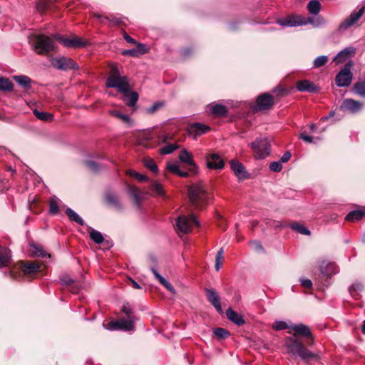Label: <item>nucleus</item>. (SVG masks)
<instances>
[{
  "mask_svg": "<svg viewBox=\"0 0 365 365\" xmlns=\"http://www.w3.org/2000/svg\"><path fill=\"white\" fill-rule=\"evenodd\" d=\"M106 86L116 88L120 93H125L130 91V84L126 76H122L117 64L110 65V73L106 80Z\"/></svg>",
  "mask_w": 365,
  "mask_h": 365,
  "instance_id": "1",
  "label": "nucleus"
},
{
  "mask_svg": "<svg viewBox=\"0 0 365 365\" xmlns=\"http://www.w3.org/2000/svg\"><path fill=\"white\" fill-rule=\"evenodd\" d=\"M189 197L192 204L197 208L205 206L210 199L207 188L202 182L194 184L190 187Z\"/></svg>",
  "mask_w": 365,
  "mask_h": 365,
  "instance_id": "2",
  "label": "nucleus"
},
{
  "mask_svg": "<svg viewBox=\"0 0 365 365\" xmlns=\"http://www.w3.org/2000/svg\"><path fill=\"white\" fill-rule=\"evenodd\" d=\"M277 23L282 26H298L309 23L314 26H319L325 24L324 18L319 16L316 19L309 17L307 19L299 15H290L283 19H277Z\"/></svg>",
  "mask_w": 365,
  "mask_h": 365,
  "instance_id": "3",
  "label": "nucleus"
},
{
  "mask_svg": "<svg viewBox=\"0 0 365 365\" xmlns=\"http://www.w3.org/2000/svg\"><path fill=\"white\" fill-rule=\"evenodd\" d=\"M34 49L39 55H46L55 50L53 38L44 35H38L36 38Z\"/></svg>",
  "mask_w": 365,
  "mask_h": 365,
  "instance_id": "4",
  "label": "nucleus"
},
{
  "mask_svg": "<svg viewBox=\"0 0 365 365\" xmlns=\"http://www.w3.org/2000/svg\"><path fill=\"white\" fill-rule=\"evenodd\" d=\"M250 146L256 159H264L270 153V144L267 138H257Z\"/></svg>",
  "mask_w": 365,
  "mask_h": 365,
  "instance_id": "5",
  "label": "nucleus"
},
{
  "mask_svg": "<svg viewBox=\"0 0 365 365\" xmlns=\"http://www.w3.org/2000/svg\"><path fill=\"white\" fill-rule=\"evenodd\" d=\"M287 348L290 352L297 354L302 359L307 360L310 358L318 359V356L307 350L302 343L294 339L288 345Z\"/></svg>",
  "mask_w": 365,
  "mask_h": 365,
  "instance_id": "6",
  "label": "nucleus"
},
{
  "mask_svg": "<svg viewBox=\"0 0 365 365\" xmlns=\"http://www.w3.org/2000/svg\"><path fill=\"white\" fill-rule=\"evenodd\" d=\"M351 66V62L346 63L344 67L336 76L335 81L337 86L346 87L351 84L352 80Z\"/></svg>",
  "mask_w": 365,
  "mask_h": 365,
  "instance_id": "7",
  "label": "nucleus"
},
{
  "mask_svg": "<svg viewBox=\"0 0 365 365\" xmlns=\"http://www.w3.org/2000/svg\"><path fill=\"white\" fill-rule=\"evenodd\" d=\"M194 225L197 226L200 225L199 222L196 220L194 215L180 216L178 217L176 222V226L178 230L184 234L190 232Z\"/></svg>",
  "mask_w": 365,
  "mask_h": 365,
  "instance_id": "8",
  "label": "nucleus"
},
{
  "mask_svg": "<svg viewBox=\"0 0 365 365\" xmlns=\"http://www.w3.org/2000/svg\"><path fill=\"white\" fill-rule=\"evenodd\" d=\"M51 63L52 66L58 70H78L79 68L78 65L72 58L65 56L53 58L51 60Z\"/></svg>",
  "mask_w": 365,
  "mask_h": 365,
  "instance_id": "9",
  "label": "nucleus"
},
{
  "mask_svg": "<svg viewBox=\"0 0 365 365\" xmlns=\"http://www.w3.org/2000/svg\"><path fill=\"white\" fill-rule=\"evenodd\" d=\"M365 12V6H362L359 11H353L339 26L340 31H344L354 26Z\"/></svg>",
  "mask_w": 365,
  "mask_h": 365,
  "instance_id": "10",
  "label": "nucleus"
},
{
  "mask_svg": "<svg viewBox=\"0 0 365 365\" xmlns=\"http://www.w3.org/2000/svg\"><path fill=\"white\" fill-rule=\"evenodd\" d=\"M60 43L67 48H81L86 45L87 42L83 41L80 37L72 36L70 38H64L59 34L53 36Z\"/></svg>",
  "mask_w": 365,
  "mask_h": 365,
  "instance_id": "11",
  "label": "nucleus"
},
{
  "mask_svg": "<svg viewBox=\"0 0 365 365\" xmlns=\"http://www.w3.org/2000/svg\"><path fill=\"white\" fill-rule=\"evenodd\" d=\"M207 168L210 170H222L225 167V162L217 153H209L205 156Z\"/></svg>",
  "mask_w": 365,
  "mask_h": 365,
  "instance_id": "12",
  "label": "nucleus"
},
{
  "mask_svg": "<svg viewBox=\"0 0 365 365\" xmlns=\"http://www.w3.org/2000/svg\"><path fill=\"white\" fill-rule=\"evenodd\" d=\"M136 319L130 318L119 319L115 322L109 323V329H122L124 331H133L135 328V322Z\"/></svg>",
  "mask_w": 365,
  "mask_h": 365,
  "instance_id": "13",
  "label": "nucleus"
},
{
  "mask_svg": "<svg viewBox=\"0 0 365 365\" xmlns=\"http://www.w3.org/2000/svg\"><path fill=\"white\" fill-rule=\"evenodd\" d=\"M93 16L98 19L101 24H108L109 26H115L124 24V17H118L117 15L110 14L108 15H101L97 13L93 14Z\"/></svg>",
  "mask_w": 365,
  "mask_h": 365,
  "instance_id": "14",
  "label": "nucleus"
},
{
  "mask_svg": "<svg viewBox=\"0 0 365 365\" xmlns=\"http://www.w3.org/2000/svg\"><path fill=\"white\" fill-rule=\"evenodd\" d=\"M274 103L273 98L271 95L268 93H264L260 95L256 101V108L257 110H264L269 109Z\"/></svg>",
  "mask_w": 365,
  "mask_h": 365,
  "instance_id": "15",
  "label": "nucleus"
},
{
  "mask_svg": "<svg viewBox=\"0 0 365 365\" xmlns=\"http://www.w3.org/2000/svg\"><path fill=\"white\" fill-rule=\"evenodd\" d=\"M178 158L180 162L191 166L190 171L197 173L198 168L193 160V155L191 153L183 149L180 152Z\"/></svg>",
  "mask_w": 365,
  "mask_h": 365,
  "instance_id": "16",
  "label": "nucleus"
},
{
  "mask_svg": "<svg viewBox=\"0 0 365 365\" xmlns=\"http://www.w3.org/2000/svg\"><path fill=\"white\" fill-rule=\"evenodd\" d=\"M340 108L342 110L356 113L361 109L362 103L351 98H346L343 101Z\"/></svg>",
  "mask_w": 365,
  "mask_h": 365,
  "instance_id": "17",
  "label": "nucleus"
},
{
  "mask_svg": "<svg viewBox=\"0 0 365 365\" xmlns=\"http://www.w3.org/2000/svg\"><path fill=\"white\" fill-rule=\"evenodd\" d=\"M205 293L208 301L212 304L219 313H222V309L220 302L218 293L212 289H205Z\"/></svg>",
  "mask_w": 365,
  "mask_h": 365,
  "instance_id": "18",
  "label": "nucleus"
},
{
  "mask_svg": "<svg viewBox=\"0 0 365 365\" xmlns=\"http://www.w3.org/2000/svg\"><path fill=\"white\" fill-rule=\"evenodd\" d=\"M210 127L200 123H195L190 124L187 127V132L190 135H193L195 138L197 137L206 133L208 130H210Z\"/></svg>",
  "mask_w": 365,
  "mask_h": 365,
  "instance_id": "19",
  "label": "nucleus"
},
{
  "mask_svg": "<svg viewBox=\"0 0 365 365\" xmlns=\"http://www.w3.org/2000/svg\"><path fill=\"white\" fill-rule=\"evenodd\" d=\"M230 167L232 170L234 172L235 175L240 180H244L247 178V173L245 170V166L242 163H240L237 160H232L230 162Z\"/></svg>",
  "mask_w": 365,
  "mask_h": 365,
  "instance_id": "20",
  "label": "nucleus"
},
{
  "mask_svg": "<svg viewBox=\"0 0 365 365\" xmlns=\"http://www.w3.org/2000/svg\"><path fill=\"white\" fill-rule=\"evenodd\" d=\"M296 88L300 92L314 93L318 90L317 86L309 80L298 81L296 84Z\"/></svg>",
  "mask_w": 365,
  "mask_h": 365,
  "instance_id": "21",
  "label": "nucleus"
},
{
  "mask_svg": "<svg viewBox=\"0 0 365 365\" xmlns=\"http://www.w3.org/2000/svg\"><path fill=\"white\" fill-rule=\"evenodd\" d=\"M355 53V48L353 47L346 48L340 51L334 58V61L336 64H340L344 62L351 56Z\"/></svg>",
  "mask_w": 365,
  "mask_h": 365,
  "instance_id": "22",
  "label": "nucleus"
},
{
  "mask_svg": "<svg viewBox=\"0 0 365 365\" xmlns=\"http://www.w3.org/2000/svg\"><path fill=\"white\" fill-rule=\"evenodd\" d=\"M137 48L124 50L122 54L124 56H130L133 57H138L140 55L146 53L148 51L146 46L143 43H138Z\"/></svg>",
  "mask_w": 365,
  "mask_h": 365,
  "instance_id": "23",
  "label": "nucleus"
},
{
  "mask_svg": "<svg viewBox=\"0 0 365 365\" xmlns=\"http://www.w3.org/2000/svg\"><path fill=\"white\" fill-rule=\"evenodd\" d=\"M11 260L10 250L5 247L0 246V267H7Z\"/></svg>",
  "mask_w": 365,
  "mask_h": 365,
  "instance_id": "24",
  "label": "nucleus"
},
{
  "mask_svg": "<svg viewBox=\"0 0 365 365\" xmlns=\"http://www.w3.org/2000/svg\"><path fill=\"white\" fill-rule=\"evenodd\" d=\"M21 267L24 273L27 275L35 274L40 270L39 264L31 261L22 264Z\"/></svg>",
  "mask_w": 365,
  "mask_h": 365,
  "instance_id": "25",
  "label": "nucleus"
},
{
  "mask_svg": "<svg viewBox=\"0 0 365 365\" xmlns=\"http://www.w3.org/2000/svg\"><path fill=\"white\" fill-rule=\"evenodd\" d=\"M321 272L324 275L331 276L338 272V267L334 262H323L320 265Z\"/></svg>",
  "mask_w": 365,
  "mask_h": 365,
  "instance_id": "26",
  "label": "nucleus"
},
{
  "mask_svg": "<svg viewBox=\"0 0 365 365\" xmlns=\"http://www.w3.org/2000/svg\"><path fill=\"white\" fill-rule=\"evenodd\" d=\"M122 93L123 94L122 99L126 103L127 106L133 107L136 104L138 100V94L137 92H130L129 91Z\"/></svg>",
  "mask_w": 365,
  "mask_h": 365,
  "instance_id": "27",
  "label": "nucleus"
},
{
  "mask_svg": "<svg viewBox=\"0 0 365 365\" xmlns=\"http://www.w3.org/2000/svg\"><path fill=\"white\" fill-rule=\"evenodd\" d=\"M226 315L229 320L238 326L242 325L245 322L242 316L234 312L231 308L226 311Z\"/></svg>",
  "mask_w": 365,
  "mask_h": 365,
  "instance_id": "28",
  "label": "nucleus"
},
{
  "mask_svg": "<svg viewBox=\"0 0 365 365\" xmlns=\"http://www.w3.org/2000/svg\"><path fill=\"white\" fill-rule=\"evenodd\" d=\"M108 113L110 115L120 119L128 127H132L134 125L133 120L130 118L128 115L123 114L118 110H109Z\"/></svg>",
  "mask_w": 365,
  "mask_h": 365,
  "instance_id": "29",
  "label": "nucleus"
},
{
  "mask_svg": "<svg viewBox=\"0 0 365 365\" xmlns=\"http://www.w3.org/2000/svg\"><path fill=\"white\" fill-rule=\"evenodd\" d=\"M291 329L295 334L307 337H312V334L309 328L304 324H295L292 326Z\"/></svg>",
  "mask_w": 365,
  "mask_h": 365,
  "instance_id": "30",
  "label": "nucleus"
},
{
  "mask_svg": "<svg viewBox=\"0 0 365 365\" xmlns=\"http://www.w3.org/2000/svg\"><path fill=\"white\" fill-rule=\"evenodd\" d=\"M153 139V136L150 132H144L137 138V143L138 145L145 148H150L152 146L149 145V141Z\"/></svg>",
  "mask_w": 365,
  "mask_h": 365,
  "instance_id": "31",
  "label": "nucleus"
},
{
  "mask_svg": "<svg viewBox=\"0 0 365 365\" xmlns=\"http://www.w3.org/2000/svg\"><path fill=\"white\" fill-rule=\"evenodd\" d=\"M13 78L16 83L24 88L29 89L31 88V80L29 77L24 75L14 76Z\"/></svg>",
  "mask_w": 365,
  "mask_h": 365,
  "instance_id": "32",
  "label": "nucleus"
},
{
  "mask_svg": "<svg viewBox=\"0 0 365 365\" xmlns=\"http://www.w3.org/2000/svg\"><path fill=\"white\" fill-rule=\"evenodd\" d=\"M34 115L40 120L51 122L53 120V115L47 112L38 111L37 109L33 110Z\"/></svg>",
  "mask_w": 365,
  "mask_h": 365,
  "instance_id": "33",
  "label": "nucleus"
},
{
  "mask_svg": "<svg viewBox=\"0 0 365 365\" xmlns=\"http://www.w3.org/2000/svg\"><path fill=\"white\" fill-rule=\"evenodd\" d=\"M365 217V208L362 210H354L350 212L346 216V220L348 221H355Z\"/></svg>",
  "mask_w": 365,
  "mask_h": 365,
  "instance_id": "34",
  "label": "nucleus"
},
{
  "mask_svg": "<svg viewBox=\"0 0 365 365\" xmlns=\"http://www.w3.org/2000/svg\"><path fill=\"white\" fill-rule=\"evenodd\" d=\"M321 4L317 0H312L307 4V9L312 14H318L321 10Z\"/></svg>",
  "mask_w": 365,
  "mask_h": 365,
  "instance_id": "35",
  "label": "nucleus"
},
{
  "mask_svg": "<svg viewBox=\"0 0 365 365\" xmlns=\"http://www.w3.org/2000/svg\"><path fill=\"white\" fill-rule=\"evenodd\" d=\"M66 212L71 221L76 222L80 225H84L83 220L71 208H67Z\"/></svg>",
  "mask_w": 365,
  "mask_h": 365,
  "instance_id": "36",
  "label": "nucleus"
},
{
  "mask_svg": "<svg viewBox=\"0 0 365 365\" xmlns=\"http://www.w3.org/2000/svg\"><path fill=\"white\" fill-rule=\"evenodd\" d=\"M152 272L155 275V278L158 279L160 284L164 285L167 289L171 292H174L175 289L163 277H162L155 269H152Z\"/></svg>",
  "mask_w": 365,
  "mask_h": 365,
  "instance_id": "37",
  "label": "nucleus"
},
{
  "mask_svg": "<svg viewBox=\"0 0 365 365\" xmlns=\"http://www.w3.org/2000/svg\"><path fill=\"white\" fill-rule=\"evenodd\" d=\"M14 85L7 78L0 77V90L3 91H13Z\"/></svg>",
  "mask_w": 365,
  "mask_h": 365,
  "instance_id": "38",
  "label": "nucleus"
},
{
  "mask_svg": "<svg viewBox=\"0 0 365 365\" xmlns=\"http://www.w3.org/2000/svg\"><path fill=\"white\" fill-rule=\"evenodd\" d=\"M210 110L213 114L218 116H224L227 112L226 107L221 104H216L212 106Z\"/></svg>",
  "mask_w": 365,
  "mask_h": 365,
  "instance_id": "39",
  "label": "nucleus"
},
{
  "mask_svg": "<svg viewBox=\"0 0 365 365\" xmlns=\"http://www.w3.org/2000/svg\"><path fill=\"white\" fill-rule=\"evenodd\" d=\"M143 162L144 166L149 169L150 171L153 173L158 172V166L153 159L149 157H145L143 158Z\"/></svg>",
  "mask_w": 365,
  "mask_h": 365,
  "instance_id": "40",
  "label": "nucleus"
},
{
  "mask_svg": "<svg viewBox=\"0 0 365 365\" xmlns=\"http://www.w3.org/2000/svg\"><path fill=\"white\" fill-rule=\"evenodd\" d=\"M58 211V200L56 197H53L49 200V212L52 215H56Z\"/></svg>",
  "mask_w": 365,
  "mask_h": 365,
  "instance_id": "41",
  "label": "nucleus"
},
{
  "mask_svg": "<svg viewBox=\"0 0 365 365\" xmlns=\"http://www.w3.org/2000/svg\"><path fill=\"white\" fill-rule=\"evenodd\" d=\"M30 252L36 256L44 257L47 255L46 252L43 250V248L36 245H31Z\"/></svg>",
  "mask_w": 365,
  "mask_h": 365,
  "instance_id": "42",
  "label": "nucleus"
},
{
  "mask_svg": "<svg viewBox=\"0 0 365 365\" xmlns=\"http://www.w3.org/2000/svg\"><path fill=\"white\" fill-rule=\"evenodd\" d=\"M354 89L358 95L365 97V81H359L354 85Z\"/></svg>",
  "mask_w": 365,
  "mask_h": 365,
  "instance_id": "43",
  "label": "nucleus"
},
{
  "mask_svg": "<svg viewBox=\"0 0 365 365\" xmlns=\"http://www.w3.org/2000/svg\"><path fill=\"white\" fill-rule=\"evenodd\" d=\"M290 227L294 230H296L297 232H298L302 235H310V234H311L310 231L307 227H305L304 226H303L302 225H300L299 223H293L291 225Z\"/></svg>",
  "mask_w": 365,
  "mask_h": 365,
  "instance_id": "44",
  "label": "nucleus"
},
{
  "mask_svg": "<svg viewBox=\"0 0 365 365\" xmlns=\"http://www.w3.org/2000/svg\"><path fill=\"white\" fill-rule=\"evenodd\" d=\"M121 311L126 315L127 318L138 320V318L133 314V309L130 307L128 303L124 304L123 305Z\"/></svg>",
  "mask_w": 365,
  "mask_h": 365,
  "instance_id": "45",
  "label": "nucleus"
},
{
  "mask_svg": "<svg viewBox=\"0 0 365 365\" xmlns=\"http://www.w3.org/2000/svg\"><path fill=\"white\" fill-rule=\"evenodd\" d=\"M90 237L91 240H93L97 244H101L104 240L103 235L100 232L95 230H92L90 232Z\"/></svg>",
  "mask_w": 365,
  "mask_h": 365,
  "instance_id": "46",
  "label": "nucleus"
},
{
  "mask_svg": "<svg viewBox=\"0 0 365 365\" xmlns=\"http://www.w3.org/2000/svg\"><path fill=\"white\" fill-rule=\"evenodd\" d=\"M213 333L219 339H226L230 335V332L223 328H217L214 329Z\"/></svg>",
  "mask_w": 365,
  "mask_h": 365,
  "instance_id": "47",
  "label": "nucleus"
},
{
  "mask_svg": "<svg viewBox=\"0 0 365 365\" xmlns=\"http://www.w3.org/2000/svg\"><path fill=\"white\" fill-rule=\"evenodd\" d=\"M178 148V145L175 144H168L163 147L160 150V153L162 155L170 154Z\"/></svg>",
  "mask_w": 365,
  "mask_h": 365,
  "instance_id": "48",
  "label": "nucleus"
},
{
  "mask_svg": "<svg viewBox=\"0 0 365 365\" xmlns=\"http://www.w3.org/2000/svg\"><path fill=\"white\" fill-rule=\"evenodd\" d=\"M223 250L221 248L218 250L216 258H215V269L219 270L222 265V259H223Z\"/></svg>",
  "mask_w": 365,
  "mask_h": 365,
  "instance_id": "49",
  "label": "nucleus"
},
{
  "mask_svg": "<svg viewBox=\"0 0 365 365\" xmlns=\"http://www.w3.org/2000/svg\"><path fill=\"white\" fill-rule=\"evenodd\" d=\"M328 61L327 56H320L315 58L314 61V67L319 68L325 65Z\"/></svg>",
  "mask_w": 365,
  "mask_h": 365,
  "instance_id": "50",
  "label": "nucleus"
},
{
  "mask_svg": "<svg viewBox=\"0 0 365 365\" xmlns=\"http://www.w3.org/2000/svg\"><path fill=\"white\" fill-rule=\"evenodd\" d=\"M152 190L155 192L156 195L158 196L164 197L165 192L162 185L155 182L151 187Z\"/></svg>",
  "mask_w": 365,
  "mask_h": 365,
  "instance_id": "51",
  "label": "nucleus"
},
{
  "mask_svg": "<svg viewBox=\"0 0 365 365\" xmlns=\"http://www.w3.org/2000/svg\"><path fill=\"white\" fill-rule=\"evenodd\" d=\"M164 103L163 102H155L152 106L150 108H146L145 111L148 114H153L158 110H159L160 108L163 106Z\"/></svg>",
  "mask_w": 365,
  "mask_h": 365,
  "instance_id": "52",
  "label": "nucleus"
},
{
  "mask_svg": "<svg viewBox=\"0 0 365 365\" xmlns=\"http://www.w3.org/2000/svg\"><path fill=\"white\" fill-rule=\"evenodd\" d=\"M130 193L132 195V197H133L136 205L138 206H139L140 200V193H139L138 188L135 187H130Z\"/></svg>",
  "mask_w": 365,
  "mask_h": 365,
  "instance_id": "53",
  "label": "nucleus"
},
{
  "mask_svg": "<svg viewBox=\"0 0 365 365\" xmlns=\"http://www.w3.org/2000/svg\"><path fill=\"white\" fill-rule=\"evenodd\" d=\"M106 200L110 205L115 206L117 207H120V203L118 200V198L115 195L113 194H108L106 195Z\"/></svg>",
  "mask_w": 365,
  "mask_h": 365,
  "instance_id": "54",
  "label": "nucleus"
},
{
  "mask_svg": "<svg viewBox=\"0 0 365 365\" xmlns=\"http://www.w3.org/2000/svg\"><path fill=\"white\" fill-rule=\"evenodd\" d=\"M166 168L168 171L174 173V174H178L179 170H180V167L178 164L176 163H168L167 165H166Z\"/></svg>",
  "mask_w": 365,
  "mask_h": 365,
  "instance_id": "55",
  "label": "nucleus"
},
{
  "mask_svg": "<svg viewBox=\"0 0 365 365\" xmlns=\"http://www.w3.org/2000/svg\"><path fill=\"white\" fill-rule=\"evenodd\" d=\"M250 247H252V249L255 251H257V252H263L264 251L262 244L260 243V242H259L257 240H254V241L250 242Z\"/></svg>",
  "mask_w": 365,
  "mask_h": 365,
  "instance_id": "56",
  "label": "nucleus"
},
{
  "mask_svg": "<svg viewBox=\"0 0 365 365\" xmlns=\"http://www.w3.org/2000/svg\"><path fill=\"white\" fill-rule=\"evenodd\" d=\"M269 169L274 172H280L282 169V163L280 161H274L269 164Z\"/></svg>",
  "mask_w": 365,
  "mask_h": 365,
  "instance_id": "57",
  "label": "nucleus"
},
{
  "mask_svg": "<svg viewBox=\"0 0 365 365\" xmlns=\"http://www.w3.org/2000/svg\"><path fill=\"white\" fill-rule=\"evenodd\" d=\"M272 327L275 330H282L288 328V326L286 322L282 321H277L273 324Z\"/></svg>",
  "mask_w": 365,
  "mask_h": 365,
  "instance_id": "58",
  "label": "nucleus"
},
{
  "mask_svg": "<svg viewBox=\"0 0 365 365\" xmlns=\"http://www.w3.org/2000/svg\"><path fill=\"white\" fill-rule=\"evenodd\" d=\"M86 165L91 170H92L93 172H96L98 170V164L93 161H87Z\"/></svg>",
  "mask_w": 365,
  "mask_h": 365,
  "instance_id": "59",
  "label": "nucleus"
},
{
  "mask_svg": "<svg viewBox=\"0 0 365 365\" xmlns=\"http://www.w3.org/2000/svg\"><path fill=\"white\" fill-rule=\"evenodd\" d=\"M299 138L309 143L313 142V138L309 135H307L305 133H300Z\"/></svg>",
  "mask_w": 365,
  "mask_h": 365,
  "instance_id": "60",
  "label": "nucleus"
},
{
  "mask_svg": "<svg viewBox=\"0 0 365 365\" xmlns=\"http://www.w3.org/2000/svg\"><path fill=\"white\" fill-rule=\"evenodd\" d=\"M301 284L304 288H311L312 287V282L310 279H302L300 280Z\"/></svg>",
  "mask_w": 365,
  "mask_h": 365,
  "instance_id": "61",
  "label": "nucleus"
},
{
  "mask_svg": "<svg viewBox=\"0 0 365 365\" xmlns=\"http://www.w3.org/2000/svg\"><path fill=\"white\" fill-rule=\"evenodd\" d=\"M60 280H61V284H66V285H68V284L73 283V279L68 276L61 277Z\"/></svg>",
  "mask_w": 365,
  "mask_h": 365,
  "instance_id": "62",
  "label": "nucleus"
},
{
  "mask_svg": "<svg viewBox=\"0 0 365 365\" xmlns=\"http://www.w3.org/2000/svg\"><path fill=\"white\" fill-rule=\"evenodd\" d=\"M46 4L43 0H39L36 3V8L40 11H43L46 8Z\"/></svg>",
  "mask_w": 365,
  "mask_h": 365,
  "instance_id": "63",
  "label": "nucleus"
},
{
  "mask_svg": "<svg viewBox=\"0 0 365 365\" xmlns=\"http://www.w3.org/2000/svg\"><path fill=\"white\" fill-rule=\"evenodd\" d=\"M123 38L128 43L138 45V43L135 41V40L131 38L125 31L123 32Z\"/></svg>",
  "mask_w": 365,
  "mask_h": 365,
  "instance_id": "64",
  "label": "nucleus"
}]
</instances>
